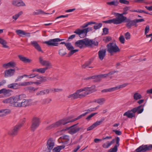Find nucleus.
Listing matches in <instances>:
<instances>
[{
  "instance_id": "nucleus-15",
  "label": "nucleus",
  "mask_w": 152,
  "mask_h": 152,
  "mask_svg": "<svg viewBox=\"0 0 152 152\" xmlns=\"http://www.w3.org/2000/svg\"><path fill=\"white\" fill-rule=\"evenodd\" d=\"M15 69H12L6 70L4 72V77H7L13 76L15 73Z\"/></svg>"
},
{
  "instance_id": "nucleus-33",
  "label": "nucleus",
  "mask_w": 152,
  "mask_h": 152,
  "mask_svg": "<svg viewBox=\"0 0 152 152\" xmlns=\"http://www.w3.org/2000/svg\"><path fill=\"white\" fill-rule=\"evenodd\" d=\"M1 94H7L12 92V91L10 89H7L6 88H3L1 90Z\"/></svg>"
},
{
  "instance_id": "nucleus-1",
  "label": "nucleus",
  "mask_w": 152,
  "mask_h": 152,
  "mask_svg": "<svg viewBox=\"0 0 152 152\" xmlns=\"http://www.w3.org/2000/svg\"><path fill=\"white\" fill-rule=\"evenodd\" d=\"M86 115L84 113L79 116L77 118L71 120H70L69 117L63 118L48 126L46 127V129L47 130H50L54 128H56L60 127L62 125H64L68 123L72 122L79 119L83 117H84Z\"/></svg>"
},
{
  "instance_id": "nucleus-62",
  "label": "nucleus",
  "mask_w": 152,
  "mask_h": 152,
  "mask_svg": "<svg viewBox=\"0 0 152 152\" xmlns=\"http://www.w3.org/2000/svg\"><path fill=\"white\" fill-rule=\"evenodd\" d=\"M59 147V146H58L55 147L53 149V152H60V150Z\"/></svg>"
},
{
  "instance_id": "nucleus-59",
  "label": "nucleus",
  "mask_w": 152,
  "mask_h": 152,
  "mask_svg": "<svg viewBox=\"0 0 152 152\" xmlns=\"http://www.w3.org/2000/svg\"><path fill=\"white\" fill-rule=\"evenodd\" d=\"M149 30H150L149 26L148 25H147L146 26L145 28V34H147L148 33Z\"/></svg>"
},
{
  "instance_id": "nucleus-56",
  "label": "nucleus",
  "mask_w": 152,
  "mask_h": 152,
  "mask_svg": "<svg viewBox=\"0 0 152 152\" xmlns=\"http://www.w3.org/2000/svg\"><path fill=\"white\" fill-rule=\"evenodd\" d=\"M119 2L121 4H129V1L126 0H119Z\"/></svg>"
},
{
  "instance_id": "nucleus-4",
  "label": "nucleus",
  "mask_w": 152,
  "mask_h": 152,
  "mask_svg": "<svg viewBox=\"0 0 152 152\" xmlns=\"http://www.w3.org/2000/svg\"><path fill=\"white\" fill-rule=\"evenodd\" d=\"M107 50L111 55L113 53H116L120 52V50L115 44L113 42H110L107 45Z\"/></svg>"
},
{
  "instance_id": "nucleus-8",
  "label": "nucleus",
  "mask_w": 152,
  "mask_h": 152,
  "mask_svg": "<svg viewBox=\"0 0 152 152\" xmlns=\"http://www.w3.org/2000/svg\"><path fill=\"white\" fill-rule=\"evenodd\" d=\"M21 127V125H16L8 131V134L12 137L17 136L18 134L19 130Z\"/></svg>"
},
{
  "instance_id": "nucleus-27",
  "label": "nucleus",
  "mask_w": 152,
  "mask_h": 152,
  "mask_svg": "<svg viewBox=\"0 0 152 152\" xmlns=\"http://www.w3.org/2000/svg\"><path fill=\"white\" fill-rule=\"evenodd\" d=\"M60 44H64L68 50H71V49L74 48L73 46H72L70 42L66 43L64 42H61Z\"/></svg>"
},
{
  "instance_id": "nucleus-24",
  "label": "nucleus",
  "mask_w": 152,
  "mask_h": 152,
  "mask_svg": "<svg viewBox=\"0 0 152 152\" xmlns=\"http://www.w3.org/2000/svg\"><path fill=\"white\" fill-rule=\"evenodd\" d=\"M62 140V142L65 144L68 143V142L69 140V136L64 135L61 137Z\"/></svg>"
},
{
  "instance_id": "nucleus-47",
  "label": "nucleus",
  "mask_w": 152,
  "mask_h": 152,
  "mask_svg": "<svg viewBox=\"0 0 152 152\" xmlns=\"http://www.w3.org/2000/svg\"><path fill=\"white\" fill-rule=\"evenodd\" d=\"M25 5V4L22 1H18L17 3L16 4V6L18 7L24 6Z\"/></svg>"
},
{
  "instance_id": "nucleus-2",
  "label": "nucleus",
  "mask_w": 152,
  "mask_h": 152,
  "mask_svg": "<svg viewBox=\"0 0 152 152\" xmlns=\"http://www.w3.org/2000/svg\"><path fill=\"white\" fill-rule=\"evenodd\" d=\"M144 105H140L137 107L133 108L131 110H128L124 114V116H126L128 118H132L135 117L134 113H137V114L141 113L143 111Z\"/></svg>"
},
{
  "instance_id": "nucleus-20",
  "label": "nucleus",
  "mask_w": 152,
  "mask_h": 152,
  "mask_svg": "<svg viewBox=\"0 0 152 152\" xmlns=\"http://www.w3.org/2000/svg\"><path fill=\"white\" fill-rule=\"evenodd\" d=\"M106 49H102L98 52L99 58L101 60L104 59L106 55Z\"/></svg>"
},
{
  "instance_id": "nucleus-41",
  "label": "nucleus",
  "mask_w": 152,
  "mask_h": 152,
  "mask_svg": "<svg viewBox=\"0 0 152 152\" xmlns=\"http://www.w3.org/2000/svg\"><path fill=\"white\" fill-rule=\"evenodd\" d=\"M23 14L22 11L20 12L18 14L13 16L12 17V18L15 19V20H16L18 17Z\"/></svg>"
},
{
  "instance_id": "nucleus-44",
  "label": "nucleus",
  "mask_w": 152,
  "mask_h": 152,
  "mask_svg": "<svg viewBox=\"0 0 152 152\" xmlns=\"http://www.w3.org/2000/svg\"><path fill=\"white\" fill-rule=\"evenodd\" d=\"M97 113H96L91 114L86 118V119L88 121L90 120L92 117L96 114Z\"/></svg>"
},
{
  "instance_id": "nucleus-3",
  "label": "nucleus",
  "mask_w": 152,
  "mask_h": 152,
  "mask_svg": "<svg viewBox=\"0 0 152 152\" xmlns=\"http://www.w3.org/2000/svg\"><path fill=\"white\" fill-rule=\"evenodd\" d=\"M26 97V95L22 94L13 97L12 106L16 107H21L22 101Z\"/></svg>"
},
{
  "instance_id": "nucleus-11",
  "label": "nucleus",
  "mask_w": 152,
  "mask_h": 152,
  "mask_svg": "<svg viewBox=\"0 0 152 152\" xmlns=\"http://www.w3.org/2000/svg\"><path fill=\"white\" fill-rule=\"evenodd\" d=\"M88 38H85L82 40H78L75 43V45L76 47H79L82 49L86 47H88Z\"/></svg>"
},
{
  "instance_id": "nucleus-30",
  "label": "nucleus",
  "mask_w": 152,
  "mask_h": 152,
  "mask_svg": "<svg viewBox=\"0 0 152 152\" xmlns=\"http://www.w3.org/2000/svg\"><path fill=\"white\" fill-rule=\"evenodd\" d=\"M93 77L94 78H93V79H94V80H93V82L94 83L100 82L102 80V79L100 77L99 75H94Z\"/></svg>"
},
{
  "instance_id": "nucleus-46",
  "label": "nucleus",
  "mask_w": 152,
  "mask_h": 152,
  "mask_svg": "<svg viewBox=\"0 0 152 152\" xmlns=\"http://www.w3.org/2000/svg\"><path fill=\"white\" fill-rule=\"evenodd\" d=\"M117 150L118 147H117V146L115 145L114 148L109 149L108 151V152H116L117 151Z\"/></svg>"
},
{
  "instance_id": "nucleus-29",
  "label": "nucleus",
  "mask_w": 152,
  "mask_h": 152,
  "mask_svg": "<svg viewBox=\"0 0 152 152\" xmlns=\"http://www.w3.org/2000/svg\"><path fill=\"white\" fill-rule=\"evenodd\" d=\"M13 101V97H11L9 98L4 100L2 102L4 103H10L12 106Z\"/></svg>"
},
{
  "instance_id": "nucleus-10",
  "label": "nucleus",
  "mask_w": 152,
  "mask_h": 152,
  "mask_svg": "<svg viewBox=\"0 0 152 152\" xmlns=\"http://www.w3.org/2000/svg\"><path fill=\"white\" fill-rule=\"evenodd\" d=\"M152 150V144L142 145L136 149V152H146Z\"/></svg>"
},
{
  "instance_id": "nucleus-18",
  "label": "nucleus",
  "mask_w": 152,
  "mask_h": 152,
  "mask_svg": "<svg viewBox=\"0 0 152 152\" xmlns=\"http://www.w3.org/2000/svg\"><path fill=\"white\" fill-rule=\"evenodd\" d=\"M53 91V90L51 88H49L47 89H45L39 92H37L36 94L37 95L42 96L44 95L45 94H48L50 92V91Z\"/></svg>"
},
{
  "instance_id": "nucleus-37",
  "label": "nucleus",
  "mask_w": 152,
  "mask_h": 152,
  "mask_svg": "<svg viewBox=\"0 0 152 152\" xmlns=\"http://www.w3.org/2000/svg\"><path fill=\"white\" fill-rule=\"evenodd\" d=\"M33 83L31 82H27L23 83H19V87H20V86H26L28 85H30L32 84Z\"/></svg>"
},
{
  "instance_id": "nucleus-38",
  "label": "nucleus",
  "mask_w": 152,
  "mask_h": 152,
  "mask_svg": "<svg viewBox=\"0 0 152 152\" xmlns=\"http://www.w3.org/2000/svg\"><path fill=\"white\" fill-rule=\"evenodd\" d=\"M17 34L20 37H23L24 34L25 32L21 30H18L16 31Z\"/></svg>"
},
{
  "instance_id": "nucleus-55",
  "label": "nucleus",
  "mask_w": 152,
  "mask_h": 152,
  "mask_svg": "<svg viewBox=\"0 0 152 152\" xmlns=\"http://www.w3.org/2000/svg\"><path fill=\"white\" fill-rule=\"evenodd\" d=\"M8 63L9 67H14L16 65L15 63L12 61H10Z\"/></svg>"
},
{
  "instance_id": "nucleus-52",
  "label": "nucleus",
  "mask_w": 152,
  "mask_h": 152,
  "mask_svg": "<svg viewBox=\"0 0 152 152\" xmlns=\"http://www.w3.org/2000/svg\"><path fill=\"white\" fill-rule=\"evenodd\" d=\"M28 89L30 92H31L37 90L38 89V88H35L34 87L29 86L28 87Z\"/></svg>"
},
{
  "instance_id": "nucleus-9",
  "label": "nucleus",
  "mask_w": 152,
  "mask_h": 152,
  "mask_svg": "<svg viewBox=\"0 0 152 152\" xmlns=\"http://www.w3.org/2000/svg\"><path fill=\"white\" fill-rule=\"evenodd\" d=\"M115 16H117V18H113L114 24H118L125 22L127 20L128 18L124 16L122 14L120 13H115Z\"/></svg>"
},
{
  "instance_id": "nucleus-32",
  "label": "nucleus",
  "mask_w": 152,
  "mask_h": 152,
  "mask_svg": "<svg viewBox=\"0 0 152 152\" xmlns=\"http://www.w3.org/2000/svg\"><path fill=\"white\" fill-rule=\"evenodd\" d=\"M107 4L110 5H114L115 6H117L119 4V2L116 0H114L110 2H107Z\"/></svg>"
},
{
  "instance_id": "nucleus-31",
  "label": "nucleus",
  "mask_w": 152,
  "mask_h": 152,
  "mask_svg": "<svg viewBox=\"0 0 152 152\" xmlns=\"http://www.w3.org/2000/svg\"><path fill=\"white\" fill-rule=\"evenodd\" d=\"M48 14L49 13H45L41 10H36V11L33 12V14L34 15H38L40 14Z\"/></svg>"
},
{
  "instance_id": "nucleus-21",
  "label": "nucleus",
  "mask_w": 152,
  "mask_h": 152,
  "mask_svg": "<svg viewBox=\"0 0 152 152\" xmlns=\"http://www.w3.org/2000/svg\"><path fill=\"white\" fill-rule=\"evenodd\" d=\"M31 101L30 99H23L21 102V107H26L30 105L31 104Z\"/></svg>"
},
{
  "instance_id": "nucleus-5",
  "label": "nucleus",
  "mask_w": 152,
  "mask_h": 152,
  "mask_svg": "<svg viewBox=\"0 0 152 152\" xmlns=\"http://www.w3.org/2000/svg\"><path fill=\"white\" fill-rule=\"evenodd\" d=\"M92 30L91 27H89L83 29L78 28L76 29L74 33L78 35L81 38L85 37L87 35V33Z\"/></svg>"
},
{
  "instance_id": "nucleus-17",
  "label": "nucleus",
  "mask_w": 152,
  "mask_h": 152,
  "mask_svg": "<svg viewBox=\"0 0 152 152\" xmlns=\"http://www.w3.org/2000/svg\"><path fill=\"white\" fill-rule=\"evenodd\" d=\"M31 44L38 51L43 53L40 46L37 41H32L31 42Z\"/></svg>"
},
{
  "instance_id": "nucleus-58",
  "label": "nucleus",
  "mask_w": 152,
  "mask_h": 152,
  "mask_svg": "<svg viewBox=\"0 0 152 152\" xmlns=\"http://www.w3.org/2000/svg\"><path fill=\"white\" fill-rule=\"evenodd\" d=\"M125 36L126 39H129L130 38L131 35L129 32H127L125 34Z\"/></svg>"
},
{
  "instance_id": "nucleus-19",
  "label": "nucleus",
  "mask_w": 152,
  "mask_h": 152,
  "mask_svg": "<svg viewBox=\"0 0 152 152\" xmlns=\"http://www.w3.org/2000/svg\"><path fill=\"white\" fill-rule=\"evenodd\" d=\"M88 47L91 48L93 46H97L98 45V42L97 41H95L92 39H88Z\"/></svg>"
},
{
  "instance_id": "nucleus-6",
  "label": "nucleus",
  "mask_w": 152,
  "mask_h": 152,
  "mask_svg": "<svg viewBox=\"0 0 152 152\" xmlns=\"http://www.w3.org/2000/svg\"><path fill=\"white\" fill-rule=\"evenodd\" d=\"M78 124V123H77V124H74L71 126L67 127L64 129V130H69V133L72 135L80 131L81 132L83 131V128L82 127H78L77 126Z\"/></svg>"
},
{
  "instance_id": "nucleus-14",
  "label": "nucleus",
  "mask_w": 152,
  "mask_h": 152,
  "mask_svg": "<svg viewBox=\"0 0 152 152\" xmlns=\"http://www.w3.org/2000/svg\"><path fill=\"white\" fill-rule=\"evenodd\" d=\"M39 61L40 63L43 66H46L45 67H47L48 69L52 67V64L48 61L44 60L42 57L39 58Z\"/></svg>"
},
{
  "instance_id": "nucleus-40",
  "label": "nucleus",
  "mask_w": 152,
  "mask_h": 152,
  "mask_svg": "<svg viewBox=\"0 0 152 152\" xmlns=\"http://www.w3.org/2000/svg\"><path fill=\"white\" fill-rule=\"evenodd\" d=\"M10 110L8 109L1 110H0V113H4V114H6V115L7 114L10 113Z\"/></svg>"
},
{
  "instance_id": "nucleus-48",
  "label": "nucleus",
  "mask_w": 152,
  "mask_h": 152,
  "mask_svg": "<svg viewBox=\"0 0 152 152\" xmlns=\"http://www.w3.org/2000/svg\"><path fill=\"white\" fill-rule=\"evenodd\" d=\"M48 69L47 67L40 68L39 69V73H44L45 71Z\"/></svg>"
},
{
  "instance_id": "nucleus-49",
  "label": "nucleus",
  "mask_w": 152,
  "mask_h": 152,
  "mask_svg": "<svg viewBox=\"0 0 152 152\" xmlns=\"http://www.w3.org/2000/svg\"><path fill=\"white\" fill-rule=\"evenodd\" d=\"M72 49H71L70 50V51L69 52L68 54V56H70L72 55L74 53H76L78 51V49H75V50H72Z\"/></svg>"
},
{
  "instance_id": "nucleus-63",
  "label": "nucleus",
  "mask_w": 152,
  "mask_h": 152,
  "mask_svg": "<svg viewBox=\"0 0 152 152\" xmlns=\"http://www.w3.org/2000/svg\"><path fill=\"white\" fill-rule=\"evenodd\" d=\"M51 99H45L44 100L43 103L44 104H48L51 101Z\"/></svg>"
},
{
  "instance_id": "nucleus-35",
  "label": "nucleus",
  "mask_w": 152,
  "mask_h": 152,
  "mask_svg": "<svg viewBox=\"0 0 152 152\" xmlns=\"http://www.w3.org/2000/svg\"><path fill=\"white\" fill-rule=\"evenodd\" d=\"M89 88V91L88 92L89 93H88V94H90L92 93L93 92L96 91L95 90V88L96 86L94 85L90 87H88Z\"/></svg>"
},
{
  "instance_id": "nucleus-25",
  "label": "nucleus",
  "mask_w": 152,
  "mask_h": 152,
  "mask_svg": "<svg viewBox=\"0 0 152 152\" xmlns=\"http://www.w3.org/2000/svg\"><path fill=\"white\" fill-rule=\"evenodd\" d=\"M80 90V89L77 90V99L79 98H81L82 97H84L88 95V93L86 92H84V93H83L82 94H79L80 93L83 92V91H79Z\"/></svg>"
},
{
  "instance_id": "nucleus-39",
  "label": "nucleus",
  "mask_w": 152,
  "mask_h": 152,
  "mask_svg": "<svg viewBox=\"0 0 152 152\" xmlns=\"http://www.w3.org/2000/svg\"><path fill=\"white\" fill-rule=\"evenodd\" d=\"M95 25L94 26V29L96 30L100 28L102 26V23H95Z\"/></svg>"
},
{
  "instance_id": "nucleus-23",
  "label": "nucleus",
  "mask_w": 152,
  "mask_h": 152,
  "mask_svg": "<svg viewBox=\"0 0 152 152\" xmlns=\"http://www.w3.org/2000/svg\"><path fill=\"white\" fill-rule=\"evenodd\" d=\"M18 57L24 63H29L31 61V59L28 58L26 57L23 56L22 55H19Z\"/></svg>"
},
{
  "instance_id": "nucleus-64",
  "label": "nucleus",
  "mask_w": 152,
  "mask_h": 152,
  "mask_svg": "<svg viewBox=\"0 0 152 152\" xmlns=\"http://www.w3.org/2000/svg\"><path fill=\"white\" fill-rule=\"evenodd\" d=\"M129 84L128 83H125L123 85H119V86H118V89H119L121 88H123L125 87L127 85Z\"/></svg>"
},
{
  "instance_id": "nucleus-16",
  "label": "nucleus",
  "mask_w": 152,
  "mask_h": 152,
  "mask_svg": "<svg viewBox=\"0 0 152 152\" xmlns=\"http://www.w3.org/2000/svg\"><path fill=\"white\" fill-rule=\"evenodd\" d=\"M54 143L52 138H50L47 142V147L48 150L50 151L53 148Z\"/></svg>"
},
{
  "instance_id": "nucleus-12",
  "label": "nucleus",
  "mask_w": 152,
  "mask_h": 152,
  "mask_svg": "<svg viewBox=\"0 0 152 152\" xmlns=\"http://www.w3.org/2000/svg\"><path fill=\"white\" fill-rule=\"evenodd\" d=\"M64 40L58 38H55L50 39L48 41L44 42L43 43L46 44L48 46H58V42Z\"/></svg>"
},
{
  "instance_id": "nucleus-7",
  "label": "nucleus",
  "mask_w": 152,
  "mask_h": 152,
  "mask_svg": "<svg viewBox=\"0 0 152 152\" xmlns=\"http://www.w3.org/2000/svg\"><path fill=\"white\" fill-rule=\"evenodd\" d=\"M40 123V119L37 117H34L32 119L30 127L31 130L34 132L39 126Z\"/></svg>"
},
{
  "instance_id": "nucleus-22",
  "label": "nucleus",
  "mask_w": 152,
  "mask_h": 152,
  "mask_svg": "<svg viewBox=\"0 0 152 152\" xmlns=\"http://www.w3.org/2000/svg\"><path fill=\"white\" fill-rule=\"evenodd\" d=\"M7 87L10 88L15 90L20 88V87H19V84L17 83H12L9 84L7 85Z\"/></svg>"
},
{
  "instance_id": "nucleus-57",
  "label": "nucleus",
  "mask_w": 152,
  "mask_h": 152,
  "mask_svg": "<svg viewBox=\"0 0 152 152\" xmlns=\"http://www.w3.org/2000/svg\"><path fill=\"white\" fill-rule=\"evenodd\" d=\"M89 88L88 87H86L84 88H81L80 89V91H85V92L86 93H89L88 92L89 91V90L88 89Z\"/></svg>"
},
{
  "instance_id": "nucleus-50",
  "label": "nucleus",
  "mask_w": 152,
  "mask_h": 152,
  "mask_svg": "<svg viewBox=\"0 0 152 152\" xmlns=\"http://www.w3.org/2000/svg\"><path fill=\"white\" fill-rule=\"evenodd\" d=\"M102 22L105 23H113L114 24V19H110L104 21Z\"/></svg>"
},
{
  "instance_id": "nucleus-61",
  "label": "nucleus",
  "mask_w": 152,
  "mask_h": 152,
  "mask_svg": "<svg viewBox=\"0 0 152 152\" xmlns=\"http://www.w3.org/2000/svg\"><path fill=\"white\" fill-rule=\"evenodd\" d=\"M115 140H116V144L115 145V146H117V147H118L119 145V142L120 141L119 138L118 137H117L116 138Z\"/></svg>"
},
{
  "instance_id": "nucleus-45",
  "label": "nucleus",
  "mask_w": 152,
  "mask_h": 152,
  "mask_svg": "<svg viewBox=\"0 0 152 152\" xmlns=\"http://www.w3.org/2000/svg\"><path fill=\"white\" fill-rule=\"evenodd\" d=\"M28 76L26 75H24L22 76H19L16 79L15 82H16L17 81H20L23 77H28Z\"/></svg>"
},
{
  "instance_id": "nucleus-26",
  "label": "nucleus",
  "mask_w": 152,
  "mask_h": 152,
  "mask_svg": "<svg viewBox=\"0 0 152 152\" xmlns=\"http://www.w3.org/2000/svg\"><path fill=\"white\" fill-rule=\"evenodd\" d=\"M77 92L76 91L74 93L70 94L67 96L68 98L70 99L71 100L77 99Z\"/></svg>"
},
{
  "instance_id": "nucleus-43",
  "label": "nucleus",
  "mask_w": 152,
  "mask_h": 152,
  "mask_svg": "<svg viewBox=\"0 0 152 152\" xmlns=\"http://www.w3.org/2000/svg\"><path fill=\"white\" fill-rule=\"evenodd\" d=\"M59 54L61 56H63L66 54V52L64 51L63 49H60L58 52Z\"/></svg>"
},
{
  "instance_id": "nucleus-60",
  "label": "nucleus",
  "mask_w": 152,
  "mask_h": 152,
  "mask_svg": "<svg viewBox=\"0 0 152 152\" xmlns=\"http://www.w3.org/2000/svg\"><path fill=\"white\" fill-rule=\"evenodd\" d=\"M113 131L115 132V134L117 135H121L122 134L121 132V131L118 130H113Z\"/></svg>"
},
{
  "instance_id": "nucleus-42",
  "label": "nucleus",
  "mask_w": 152,
  "mask_h": 152,
  "mask_svg": "<svg viewBox=\"0 0 152 152\" xmlns=\"http://www.w3.org/2000/svg\"><path fill=\"white\" fill-rule=\"evenodd\" d=\"M105 100L104 98H100L98 99L97 103L100 104H102L105 102Z\"/></svg>"
},
{
  "instance_id": "nucleus-28",
  "label": "nucleus",
  "mask_w": 152,
  "mask_h": 152,
  "mask_svg": "<svg viewBox=\"0 0 152 152\" xmlns=\"http://www.w3.org/2000/svg\"><path fill=\"white\" fill-rule=\"evenodd\" d=\"M0 43L2 45L3 47L5 48H8L9 46L7 45V42L6 40L0 38Z\"/></svg>"
},
{
  "instance_id": "nucleus-51",
  "label": "nucleus",
  "mask_w": 152,
  "mask_h": 152,
  "mask_svg": "<svg viewBox=\"0 0 152 152\" xmlns=\"http://www.w3.org/2000/svg\"><path fill=\"white\" fill-rule=\"evenodd\" d=\"M103 120H101L99 121H96V122L93 124V125L95 127L98 125H99L101 124Z\"/></svg>"
},
{
  "instance_id": "nucleus-53",
  "label": "nucleus",
  "mask_w": 152,
  "mask_h": 152,
  "mask_svg": "<svg viewBox=\"0 0 152 152\" xmlns=\"http://www.w3.org/2000/svg\"><path fill=\"white\" fill-rule=\"evenodd\" d=\"M119 40L122 44H124L125 42V39L123 36L121 35L119 38Z\"/></svg>"
},
{
  "instance_id": "nucleus-54",
  "label": "nucleus",
  "mask_w": 152,
  "mask_h": 152,
  "mask_svg": "<svg viewBox=\"0 0 152 152\" xmlns=\"http://www.w3.org/2000/svg\"><path fill=\"white\" fill-rule=\"evenodd\" d=\"M103 34H107L109 33V29L107 28H104L103 29Z\"/></svg>"
},
{
  "instance_id": "nucleus-34",
  "label": "nucleus",
  "mask_w": 152,
  "mask_h": 152,
  "mask_svg": "<svg viewBox=\"0 0 152 152\" xmlns=\"http://www.w3.org/2000/svg\"><path fill=\"white\" fill-rule=\"evenodd\" d=\"M141 94L138 93H135L133 96L134 99L136 100H137L142 98Z\"/></svg>"
},
{
  "instance_id": "nucleus-13",
  "label": "nucleus",
  "mask_w": 152,
  "mask_h": 152,
  "mask_svg": "<svg viewBox=\"0 0 152 152\" xmlns=\"http://www.w3.org/2000/svg\"><path fill=\"white\" fill-rule=\"evenodd\" d=\"M126 26L128 29L131 28L132 27L134 26L135 27L137 26L138 25L136 23L135 20H131L130 19L128 18L126 21Z\"/></svg>"
},
{
  "instance_id": "nucleus-36",
  "label": "nucleus",
  "mask_w": 152,
  "mask_h": 152,
  "mask_svg": "<svg viewBox=\"0 0 152 152\" xmlns=\"http://www.w3.org/2000/svg\"><path fill=\"white\" fill-rule=\"evenodd\" d=\"M95 22L93 21H91L86 23L83 24V26H81L80 28H85L87 27L88 25L92 24H95Z\"/></svg>"
}]
</instances>
